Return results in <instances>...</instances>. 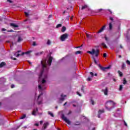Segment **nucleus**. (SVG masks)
I'll list each match as a JSON object with an SVG mask.
<instances>
[{"label": "nucleus", "instance_id": "obj_30", "mask_svg": "<svg viewBox=\"0 0 130 130\" xmlns=\"http://www.w3.org/2000/svg\"><path fill=\"white\" fill-rule=\"evenodd\" d=\"M26 118V115H23V116L20 117V119H24V118Z\"/></svg>", "mask_w": 130, "mask_h": 130}, {"label": "nucleus", "instance_id": "obj_28", "mask_svg": "<svg viewBox=\"0 0 130 130\" xmlns=\"http://www.w3.org/2000/svg\"><path fill=\"white\" fill-rule=\"evenodd\" d=\"M102 45H103V46H104V47H105V48H107V46H106V45L105 44V43H103L102 44Z\"/></svg>", "mask_w": 130, "mask_h": 130}, {"label": "nucleus", "instance_id": "obj_46", "mask_svg": "<svg viewBox=\"0 0 130 130\" xmlns=\"http://www.w3.org/2000/svg\"><path fill=\"white\" fill-rule=\"evenodd\" d=\"M52 17V15H49L48 16V19H50V18H51Z\"/></svg>", "mask_w": 130, "mask_h": 130}, {"label": "nucleus", "instance_id": "obj_47", "mask_svg": "<svg viewBox=\"0 0 130 130\" xmlns=\"http://www.w3.org/2000/svg\"><path fill=\"white\" fill-rule=\"evenodd\" d=\"M12 59H13V60H16L17 59L16 58H14L13 57H11Z\"/></svg>", "mask_w": 130, "mask_h": 130}, {"label": "nucleus", "instance_id": "obj_43", "mask_svg": "<svg viewBox=\"0 0 130 130\" xmlns=\"http://www.w3.org/2000/svg\"><path fill=\"white\" fill-rule=\"evenodd\" d=\"M11 88L13 89V88H15V85L12 84L11 85Z\"/></svg>", "mask_w": 130, "mask_h": 130}, {"label": "nucleus", "instance_id": "obj_53", "mask_svg": "<svg viewBox=\"0 0 130 130\" xmlns=\"http://www.w3.org/2000/svg\"><path fill=\"white\" fill-rule=\"evenodd\" d=\"M77 94L79 95V96H82V95H81V94L79 92H77Z\"/></svg>", "mask_w": 130, "mask_h": 130}, {"label": "nucleus", "instance_id": "obj_1", "mask_svg": "<svg viewBox=\"0 0 130 130\" xmlns=\"http://www.w3.org/2000/svg\"><path fill=\"white\" fill-rule=\"evenodd\" d=\"M42 64V70L39 75L38 83H41L42 85H44L46 83L47 80V74L48 73V68L46 67V65L43 64L42 61H41Z\"/></svg>", "mask_w": 130, "mask_h": 130}, {"label": "nucleus", "instance_id": "obj_2", "mask_svg": "<svg viewBox=\"0 0 130 130\" xmlns=\"http://www.w3.org/2000/svg\"><path fill=\"white\" fill-rule=\"evenodd\" d=\"M88 53H89L90 54H91V55H93V54H95V57L94 56L92 57V58L94 61V63H95V64H97V66H98V64H100V63H99V60L98 59V56L99 55V49H96V50L95 51L94 49H92L91 50V51H88L87 52Z\"/></svg>", "mask_w": 130, "mask_h": 130}, {"label": "nucleus", "instance_id": "obj_50", "mask_svg": "<svg viewBox=\"0 0 130 130\" xmlns=\"http://www.w3.org/2000/svg\"><path fill=\"white\" fill-rule=\"evenodd\" d=\"M7 2H9L10 3H13V1H11V0H7Z\"/></svg>", "mask_w": 130, "mask_h": 130}, {"label": "nucleus", "instance_id": "obj_7", "mask_svg": "<svg viewBox=\"0 0 130 130\" xmlns=\"http://www.w3.org/2000/svg\"><path fill=\"white\" fill-rule=\"evenodd\" d=\"M68 36L69 35H68L67 34H64L61 35L60 37L61 41H64V40L68 38Z\"/></svg>", "mask_w": 130, "mask_h": 130}, {"label": "nucleus", "instance_id": "obj_54", "mask_svg": "<svg viewBox=\"0 0 130 130\" xmlns=\"http://www.w3.org/2000/svg\"><path fill=\"white\" fill-rule=\"evenodd\" d=\"M35 125L36 126H38V125H39V124H38V123H35Z\"/></svg>", "mask_w": 130, "mask_h": 130}, {"label": "nucleus", "instance_id": "obj_60", "mask_svg": "<svg viewBox=\"0 0 130 130\" xmlns=\"http://www.w3.org/2000/svg\"><path fill=\"white\" fill-rule=\"evenodd\" d=\"M94 76H95V77H97V74L95 73V74H94Z\"/></svg>", "mask_w": 130, "mask_h": 130}, {"label": "nucleus", "instance_id": "obj_37", "mask_svg": "<svg viewBox=\"0 0 130 130\" xmlns=\"http://www.w3.org/2000/svg\"><path fill=\"white\" fill-rule=\"evenodd\" d=\"M61 26V24H58L57 25L56 28H59Z\"/></svg>", "mask_w": 130, "mask_h": 130}, {"label": "nucleus", "instance_id": "obj_49", "mask_svg": "<svg viewBox=\"0 0 130 130\" xmlns=\"http://www.w3.org/2000/svg\"><path fill=\"white\" fill-rule=\"evenodd\" d=\"M110 20H111V21H113V17H110Z\"/></svg>", "mask_w": 130, "mask_h": 130}, {"label": "nucleus", "instance_id": "obj_59", "mask_svg": "<svg viewBox=\"0 0 130 130\" xmlns=\"http://www.w3.org/2000/svg\"><path fill=\"white\" fill-rule=\"evenodd\" d=\"M118 57L119 58H121V55H119Z\"/></svg>", "mask_w": 130, "mask_h": 130}, {"label": "nucleus", "instance_id": "obj_3", "mask_svg": "<svg viewBox=\"0 0 130 130\" xmlns=\"http://www.w3.org/2000/svg\"><path fill=\"white\" fill-rule=\"evenodd\" d=\"M115 107V103L112 101H109L106 103L105 108L108 111H111Z\"/></svg>", "mask_w": 130, "mask_h": 130}, {"label": "nucleus", "instance_id": "obj_35", "mask_svg": "<svg viewBox=\"0 0 130 130\" xmlns=\"http://www.w3.org/2000/svg\"><path fill=\"white\" fill-rule=\"evenodd\" d=\"M90 103L92 104V105H94L95 104V102H94V101H93L92 100H91Z\"/></svg>", "mask_w": 130, "mask_h": 130}, {"label": "nucleus", "instance_id": "obj_10", "mask_svg": "<svg viewBox=\"0 0 130 130\" xmlns=\"http://www.w3.org/2000/svg\"><path fill=\"white\" fill-rule=\"evenodd\" d=\"M48 125H49V123H48V122L44 123L43 126V129H46V127H47Z\"/></svg>", "mask_w": 130, "mask_h": 130}, {"label": "nucleus", "instance_id": "obj_19", "mask_svg": "<svg viewBox=\"0 0 130 130\" xmlns=\"http://www.w3.org/2000/svg\"><path fill=\"white\" fill-rule=\"evenodd\" d=\"M109 29L110 30H112V23L111 22L109 23Z\"/></svg>", "mask_w": 130, "mask_h": 130}, {"label": "nucleus", "instance_id": "obj_18", "mask_svg": "<svg viewBox=\"0 0 130 130\" xmlns=\"http://www.w3.org/2000/svg\"><path fill=\"white\" fill-rule=\"evenodd\" d=\"M104 29H105V25H104L101 28V29L99 31L98 33H101V32L103 31Z\"/></svg>", "mask_w": 130, "mask_h": 130}, {"label": "nucleus", "instance_id": "obj_48", "mask_svg": "<svg viewBox=\"0 0 130 130\" xmlns=\"http://www.w3.org/2000/svg\"><path fill=\"white\" fill-rule=\"evenodd\" d=\"M124 125H125V126H127V124H126V123L125 122V121H124Z\"/></svg>", "mask_w": 130, "mask_h": 130}, {"label": "nucleus", "instance_id": "obj_29", "mask_svg": "<svg viewBox=\"0 0 130 130\" xmlns=\"http://www.w3.org/2000/svg\"><path fill=\"white\" fill-rule=\"evenodd\" d=\"M123 84L124 85H125V84H126V80H125V78H124V79H123Z\"/></svg>", "mask_w": 130, "mask_h": 130}, {"label": "nucleus", "instance_id": "obj_55", "mask_svg": "<svg viewBox=\"0 0 130 130\" xmlns=\"http://www.w3.org/2000/svg\"><path fill=\"white\" fill-rule=\"evenodd\" d=\"M19 126H17L16 128L15 129H13V130H16V129H18V128H19Z\"/></svg>", "mask_w": 130, "mask_h": 130}, {"label": "nucleus", "instance_id": "obj_14", "mask_svg": "<svg viewBox=\"0 0 130 130\" xmlns=\"http://www.w3.org/2000/svg\"><path fill=\"white\" fill-rule=\"evenodd\" d=\"M37 111H38V109L36 108L35 109H34L32 112V115H34L35 116H36V112H37Z\"/></svg>", "mask_w": 130, "mask_h": 130}, {"label": "nucleus", "instance_id": "obj_21", "mask_svg": "<svg viewBox=\"0 0 130 130\" xmlns=\"http://www.w3.org/2000/svg\"><path fill=\"white\" fill-rule=\"evenodd\" d=\"M4 66H6V62H2L0 63V68H3V67H4Z\"/></svg>", "mask_w": 130, "mask_h": 130}, {"label": "nucleus", "instance_id": "obj_23", "mask_svg": "<svg viewBox=\"0 0 130 130\" xmlns=\"http://www.w3.org/2000/svg\"><path fill=\"white\" fill-rule=\"evenodd\" d=\"M48 114H49V115H50V116H51L52 117H53L54 116L53 113H51V112H48Z\"/></svg>", "mask_w": 130, "mask_h": 130}, {"label": "nucleus", "instance_id": "obj_9", "mask_svg": "<svg viewBox=\"0 0 130 130\" xmlns=\"http://www.w3.org/2000/svg\"><path fill=\"white\" fill-rule=\"evenodd\" d=\"M51 62H52V57H50L47 61V63L49 67L51 66Z\"/></svg>", "mask_w": 130, "mask_h": 130}, {"label": "nucleus", "instance_id": "obj_57", "mask_svg": "<svg viewBox=\"0 0 130 130\" xmlns=\"http://www.w3.org/2000/svg\"><path fill=\"white\" fill-rule=\"evenodd\" d=\"M67 104H68V102H66V103L64 104V105H63L64 106H66V105H67Z\"/></svg>", "mask_w": 130, "mask_h": 130}, {"label": "nucleus", "instance_id": "obj_41", "mask_svg": "<svg viewBox=\"0 0 130 130\" xmlns=\"http://www.w3.org/2000/svg\"><path fill=\"white\" fill-rule=\"evenodd\" d=\"M86 36L87 38H90V35H89V34H86Z\"/></svg>", "mask_w": 130, "mask_h": 130}, {"label": "nucleus", "instance_id": "obj_20", "mask_svg": "<svg viewBox=\"0 0 130 130\" xmlns=\"http://www.w3.org/2000/svg\"><path fill=\"white\" fill-rule=\"evenodd\" d=\"M85 9H89L87 5H85L82 6L81 8V10H85Z\"/></svg>", "mask_w": 130, "mask_h": 130}, {"label": "nucleus", "instance_id": "obj_44", "mask_svg": "<svg viewBox=\"0 0 130 130\" xmlns=\"http://www.w3.org/2000/svg\"><path fill=\"white\" fill-rule=\"evenodd\" d=\"M105 39L106 41H108V39L107 38V37H106V36L105 37Z\"/></svg>", "mask_w": 130, "mask_h": 130}, {"label": "nucleus", "instance_id": "obj_27", "mask_svg": "<svg viewBox=\"0 0 130 130\" xmlns=\"http://www.w3.org/2000/svg\"><path fill=\"white\" fill-rule=\"evenodd\" d=\"M118 73L119 74L120 77H122V73H121V72H120V71H118Z\"/></svg>", "mask_w": 130, "mask_h": 130}, {"label": "nucleus", "instance_id": "obj_36", "mask_svg": "<svg viewBox=\"0 0 130 130\" xmlns=\"http://www.w3.org/2000/svg\"><path fill=\"white\" fill-rule=\"evenodd\" d=\"M124 68H125V64H124V63H122V69H124Z\"/></svg>", "mask_w": 130, "mask_h": 130}, {"label": "nucleus", "instance_id": "obj_15", "mask_svg": "<svg viewBox=\"0 0 130 130\" xmlns=\"http://www.w3.org/2000/svg\"><path fill=\"white\" fill-rule=\"evenodd\" d=\"M5 82H6V79H5V78L2 77L1 78H0L1 84L3 83H5Z\"/></svg>", "mask_w": 130, "mask_h": 130}, {"label": "nucleus", "instance_id": "obj_6", "mask_svg": "<svg viewBox=\"0 0 130 130\" xmlns=\"http://www.w3.org/2000/svg\"><path fill=\"white\" fill-rule=\"evenodd\" d=\"M61 119L64 120V121H66L68 124H71V121L69 120L67 117L64 116V115L63 114H62L61 116Z\"/></svg>", "mask_w": 130, "mask_h": 130}, {"label": "nucleus", "instance_id": "obj_51", "mask_svg": "<svg viewBox=\"0 0 130 130\" xmlns=\"http://www.w3.org/2000/svg\"><path fill=\"white\" fill-rule=\"evenodd\" d=\"M8 32H14V31L12 29L8 30Z\"/></svg>", "mask_w": 130, "mask_h": 130}, {"label": "nucleus", "instance_id": "obj_17", "mask_svg": "<svg viewBox=\"0 0 130 130\" xmlns=\"http://www.w3.org/2000/svg\"><path fill=\"white\" fill-rule=\"evenodd\" d=\"M66 97H67V95H63L61 94V98L60 99V100L61 101H63V100H64V98H66Z\"/></svg>", "mask_w": 130, "mask_h": 130}, {"label": "nucleus", "instance_id": "obj_24", "mask_svg": "<svg viewBox=\"0 0 130 130\" xmlns=\"http://www.w3.org/2000/svg\"><path fill=\"white\" fill-rule=\"evenodd\" d=\"M23 40V39H22V38L21 37H19L17 42H21V41H22Z\"/></svg>", "mask_w": 130, "mask_h": 130}, {"label": "nucleus", "instance_id": "obj_4", "mask_svg": "<svg viewBox=\"0 0 130 130\" xmlns=\"http://www.w3.org/2000/svg\"><path fill=\"white\" fill-rule=\"evenodd\" d=\"M38 88L40 91L41 94L38 96L37 102L39 105H40V104H42V101H43V99L41 98V96L43 95V92H42V91H43V89H45V87L41 86V85H39Z\"/></svg>", "mask_w": 130, "mask_h": 130}, {"label": "nucleus", "instance_id": "obj_33", "mask_svg": "<svg viewBox=\"0 0 130 130\" xmlns=\"http://www.w3.org/2000/svg\"><path fill=\"white\" fill-rule=\"evenodd\" d=\"M118 115H119L118 113H115V114H114V116H115V117H118Z\"/></svg>", "mask_w": 130, "mask_h": 130}, {"label": "nucleus", "instance_id": "obj_62", "mask_svg": "<svg viewBox=\"0 0 130 130\" xmlns=\"http://www.w3.org/2000/svg\"><path fill=\"white\" fill-rule=\"evenodd\" d=\"M57 108H58V107H57V106H56V107H55V109H57Z\"/></svg>", "mask_w": 130, "mask_h": 130}, {"label": "nucleus", "instance_id": "obj_64", "mask_svg": "<svg viewBox=\"0 0 130 130\" xmlns=\"http://www.w3.org/2000/svg\"><path fill=\"white\" fill-rule=\"evenodd\" d=\"M111 49H113V47H111Z\"/></svg>", "mask_w": 130, "mask_h": 130}, {"label": "nucleus", "instance_id": "obj_22", "mask_svg": "<svg viewBox=\"0 0 130 130\" xmlns=\"http://www.w3.org/2000/svg\"><path fill=\"white\" fill-rule=\"evenodd\" d=\"M30 52H31V51H28L26 52H23L21 54V55H24V54H29Z\"/></svg>", "mask_w": 130, "mask_h": 130}, {"label": "nucleus", "instance_id": "obj_13", "mask_svg": "<svg viewBox=\"0 0 130 130\" xmlns=\"http://www.w3.org/2000/svg\"><path fill=\"white\" fill-rule=\"evenodd\" d=\"M21 52V51H18L17 52L14 53V55L16 56V57H19L20 56V54L19 53Z\"/></svg>", "mask_w": 130, "mask_h": 130}, {"label": "nucleus", "instance_id": "obj_45", "mask_svg": "<svg viewBox=\"0 0 130 130\" xmlns=\"http://www.w3.org/2000/svg\"><path fill=\"white\" fill-rule=\"evenodd\" d=\"M72 113V111H70L67 114V115H70Z\"/></svg>", "mask_w": 130, "mask_h": 130}, {"label": "nucleus", "instance_id": "obj_34", "mask_svg": "<svg viewBox=\"0 0 130 130\" xmlns=\"http://www.w3.org/2000/svg\"><path fill=\"white\" fill-rule=\"evenodd\" d=\"M51 43V42H50V41L49 40H48L47 42V44L48 45H50V44Z\"/></svg>", "mask_w": 130, "mask_h": 130}, {"label": "nucleus", "instance_id": "obj_11", "mask_svg": "<svg viewBox=\"0 0 130 130\" xmlns=\"http://www.w3.org/2000/svg\"><path fill=\"white\" fill-rule=\"evenodd\" d=\"M90 75L91 76V77H89L87 79V81H91L92 78H93L94 77V73H93V72H90Z\"/></svg>", "mask_w": 130, "mask_h": 130}, {"label": "nucleus", "instance_id": "obj_8", "mask_svg": "<svg viewBox=\"0 0 130 130\" xmlns=\"http://www.w3.org/2000/svg\"><path fill=\"white\" fill-rule=\"evenodd\" d=\"M103 113H104V110H100L98 112V117L99 118H100L101 117V116L102 115V114H103Z\"/></svg>", "mask_w": 130, "mask_h": 130}, {"label": "nucleus", "instance_id": "obj_61", "mask_svg": "<svg viewBox=\"0 0 130 130\" xmlns=\"http://www.w3.org/2000/svg\"><path fill=\"white\" fill-rule=\"evenodd\" d=\"M83 118L84 119H86V118H87L86 117H83Z\"/></svg>", "mask_w": 130, "mask_h": 130}, {"label": "nucleus", "instance_id": "obj_40", "mask_svg": "<svg viewBox=\"0 0 130 130\" xmlns=\"http://www.w3.org/2000/svg\"><path fill=\"white\" fill-rule=\"evenodd\" d=\"M25 15H26L27 16H29V12H25Z\"/></svg>", "mask_w": 130, "mask_h": 130}, {"label": "nucleus", "instance_id": "obj_42", "mask_svg": "<svg viewBox=\"0 0 130 130\" xmlns=\"http://www.w3.org/2000/svg\"><path fill=\"white\" fill-rule=\"evenodd\" d=\"M107 54H106V53H105L104 54V55H103V56H104V57H107Z\"/></svg>", "mask_w": 130, "mask_h": 130}, {"label": "nucleus", "instance_id": "obj_38", "mask_svg": "<svg viewBox=\"0 0 130 130\" xmlns=\"http://www.w3.org/2000/svg\"><path fill=\"white\" fill-rule=\"evenodd\" d=\"M81 91L82 92H83V93H85V92L84 91V86H82L81 87Z\"/></svg>", "mask_w": 130, "mask_h": 130}, {"label": "nucleus", "instance_id": "obj_26", "mask_svg": "<svg viewBox=\"0 0 130 130\" xmlns=\"http://www.w3.org/2000/svg\"><path fill=\"white\" fill-rule=\"evenodd\" d=\"M66 29L67 28H66V27L63 26L62 27L61 32H64V31H66Z\"/></svg>", "mask_w": 130, "mask_h": 130}, {"label": "nucleus", "instance_id": "obj_52", "mask_svg": "<svg viewBox=\"0 0 130 130\" xmlns=\"http://www.w3.org/2000/svg\"><path fill=\"white\" fill-rule=\"evenodd\" d=\"M6 29H5V28H2V31H6Z\"/></svg>", "mask_w": 130, "mask_h": 130}, {"label": "nucleus", "instance_id": "obj_31", "mask_svg": "<svg viewBox=\"0 0 130 130\" xmlns=\"http://www.w3.org/2000/svg\"><path fill=\"white\" fill-rule=\"evenodd\" d=\"M81 52H82L81 51H76L75 54H80Z\"/></svg>", "mask_w": 130, "mask_h": 130}, {"label": "nucleus", "instance_id": "obj_12", "mask_svg": "<svg viewBox=\"0 0 130 130\" xmlns=\"http://www.w3.org/2000/svg\"><path fill=\"white\" fill-rule=\"evenodd\" d=\"M103 92H104L105 95H108V88L106 87L105 89H103Z\"/></svg>", "mask_w": 130, "mask_h": 130}, {"label": "nucleus", "instance_id": "obj_58", "mask_svg": "<svg viewBox=\"0 0 130 130\" xmlns=\"http://www.w3.org/2000/svg\"><path fill=\"white\" fill-rule=\"evenodd\" d=\"M109 12H110L111 14H112V12H111V11H110V10H108Z\"/></svg>", "mask_w": 130, "mask_h": 130}, {"label": "nucleus", "instance_id": "obj_32", "mask_svg": "<svg viewBox=\"0 0 130 130\" xmlns=\"http://www.w3.org/2000/svg\"><path fill=\"white\" fill-rule=\"evenodd\" d=\"M123 85H120V87H119V91H121V90H122V87H123Z\"/></svg>", "mask_w": 130, "mask_h": 130}, {"label": "nucleus", "instance_id": "obj_25", "mask_svg": "<svg viewBox=\"0 0 130 130\" xmlns=\"http://www.w3.org/2000/svg\"><path fill=\"white\" fill-rule=\"evenodd\" d=\"M42 53H43V52H40L36 53L35 54L37 56L38 55H41Z\"/></svg>", "mask_w": 130, "mask_h": 130}, {"label": "nucleus", "instance_id": "obj_5", "mask_svg": "<svg viewBox=\"0 0 130 130\" xmlns=\"http://www.w3.org/2000/svg\"><path fill=\"white\" fill-rule=\"evenodd\" d=\"M99 68L103 71V72H106V70H109L111 67L110 66L107 67H103L101 66V64H98Z\"/></svg>", "mask_w": 130, "mask_h": 130}, {"label": "nucleus", "instance_id": "obj_63", "mask_svg": "<svg viewBox=\"0 0 130 130\" xmlns=\"http://www.w3.org/2000/svg\"><path fill=\"white\" fill-rule=\"evenodd\" d=\"M92 130H95V127L93 128Z\"/></svg>", "mask_w": 130, "mask_h": 130}, {"label": "nucleus", "instance_id": "obj_16", "mask_svg": "<svg viewBox=\"0 0 130 130\" xmlns=\"http://www.w3.org/2000/svg\"><path fill=\"white\" fill-rule=\"evenodd\" d=\"M10 26H11V27H14V28H18L19 27L18 25L15 23H10Z\"/></svg>", "mask_w": 130, "mask_h": 130}, {"label": "nucleus", "instance_id": "obj_39", "mask_svg": "<svg viewBox=\"0 0 130 130\" xmlns=\"http://www.w3.org/2000/svg\"><path fill=\"white\" fill-rule=\"evenodd\" d=\"M32 46H36V42H34L32 43Z\"/></svg>", "mask_w": 130, "mask_h": 130}, {"label": "nucleus", "instance_id": "obj_56", "mask_svg": "<svg viewBox=\"0 0 130 130\" xmlns=\"http://www.w3.org/2000/svg\"><path fill=\"white\" fill-rule=\"evenodd\" d=\"M42 122H43V121H40V124H42Z\"/></svg>", "mask_w": 130, "mask_h": 130}]
</instances>
